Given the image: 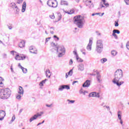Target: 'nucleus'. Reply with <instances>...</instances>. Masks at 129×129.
I'll use <instances>...</instances> for the list:
<instances>
[{
	"instance_id": "a211bd4d",
	"label": "nucleus",
	"mask_w": 129,
	"mask_h": 129,
	"mask_svg": "<svg viewBox=\"0 0 129 129\" xmlns=\"http://www.w3.org/2000/svg\"><path fill=\"white\" fill-rule=\"evenodd\" d=\"M68 2L66 1L61 0L60 1V5L61 6H68Z\"/></svg>"
},
{
	"instance_id": "c756f323",
	"label": "nucleus",
	"mask_w": 129,
	"mask_h": 129,
	"mask_svg": "<svg viewBox=\"0 0 129 129\" xmlns=\"http://www.w3.org/2000/svg\"><path fill=\"white\" fill-rule=\"evenodd\" d=\"M113 33H114V34H120V32L117 29H114L113 30Z\"/></svg>"
},
{
	"instance_id": "a19ab883",
	"label": "nucleus",
	"mask_w": 129,
	"mask_h": 129,
	"mask_svg": "<svg viewBox=\"0 0 129 129\" xmlns=\"http://www.w3.org/2000/svg\"><path fill=\"white\" fill-rule=\"evenodd\" d=\"M50 19H55V16H54V14H53V15H50Z\"/></svg>"
},
{
	"instance_id": "bf43d9fd",
	"label": "nucleus",
	"mask_w": 129,
	"mask_h": 129,
	"mask_svg": "<svg viewBox=\"0 0 129 129\" xmlns=\"http://www.w3.org/2000/svg\"><path fill=\"white\" fill-rule=\"evenodd\" d=\"M53 38H56L57 40H59V37H57L56 35H54Z\"/></svg>"
},
{
	"instance_id": "2f4dec72",
	"label": "nucleus",
	"mask_w": 129,
	"mask_h": 129,
	"mask_svg": "<svg viewBox=\"0 0 129 129\" xmlns=\"http://www.w3.org/2000/svg\"><path fill=\"white\" fill-rule=\"evenodd\" d=\"M72 74H73V70H71L68 73V75H70V76H72Z\"/></svg>"
},
{
	"instance_id": "7ed1b4c3",
	"label": "nucleus",
	"mask_w": 129,
	"mask_h": 129,
	"mask_svg": "<svg viewBox=\"0 0 129 129\" xmlns=\"http://www.w3.org/2000/svg\"><path fill=\"white\" fill-rule=\"evenodd\" d=\"M74 23L78 28L82 29L84 25V18L81 15L74 17Z\"/></svg>"
},
{
	"instance_id": "a878e982",
	"label": "nucleus",
	"mask_w": 129,
	"mask_h": 129,
	"mask_svg": "<svg viewBox=\"0 0 129 129\" xmlns=\"http://www.w3.org/2000/svg\"><path fill=\"white\" fill-rule=\"evenodd\" d=\"M21 69H22L23 73H27V72H28V70H27V69H25L23 67H21Z\"/></svg>"
},
{
	"instance_id": "4c0bfd02",
	"label": "nucleus",
	"mask_w": 129,
	"mask_h": 129,
	"mask_svg": "<svg viewBox=\"0 0 129 129\" xmlns=\"http://www.w3.org/2000/svg\"><path fill=\"white\" fill-rule=\"evenodd\" d=\"M112 36H113V37H114V38H115V39H117V35H116V34L114 33V32H113V33H112Z\"/></svg>"
},
{
	"instance_id": "ea45409f",
	"label": "nucleus",
	"mask_w": 129,
	"mask_h": 129,
	"mask_svg": "<svg viewBox=\"0 0 129 129\" xmlns=\"http://www.w3.org/2000/svg\"><path fill=\"white\" fill-rule=\"evenodd\" d=\"M100 9H102V8H104L105 6L103 5H102V2H101L100 4Z\"/></svg>"
},
{
	"instance_id": "f704fd0d",
	"label": "nucleus",
	"mask_w": 129,
	"mask_h": 129,
	"mask_svg": "<svg viewBox=\"0 0 129 129\" xmlns=\"http://www.w3.org/2000/svg\"><path fill=\"white\" fill-rule=\"evenodd\" d=\"M117 116H118V117H121V111H118Z\"/></svg>"
},
{
	"instance_id": "69168bd1",
	"label": "nucleus",
	"mask_w": 129,
	"mask_h": 129,
	"mask_svg": "<svg viewBox=\"0 0 129 129\" xmlns=\"http://www.w3.org/2000/svg\"><path fill=\"white\" fill-rule=\"evenodd\" d=\"M8 28L9 30H12L13 29V27L12 26H9Z\"/></svg>"
},
{
	"instance_id": "de8ad7c7",
	"label": "nucleus",
	"mask_w": 129,
	"mask_h": 129,
	"mask_svg": "<svg viewBox=\"0 0 129 129\" xmlns=\"http://www.w3.org/2000/svg\"><path fill=\"white\" fill-rule=\"evenodd\" d=\"M115 27H118V22L116 21L115 22Z\"/></svg>"
},
{
	"instance_id": "f03ea898",
	"label": "nucleus",
	"mask_w": 129,
	"mask_h": 129,
	"mask_svg": "<svg viewBox=\"0 0 129 129\" xmlns=\"http://www.w3.org/2000/svg\"><path fill=\"white\" fill-rule=\"evenodd\" d=\"M12 91L10 89L6 88L0 90V97L2 99H7L10 96Z\"/></svg>"
},
{
	"instance_id": "f8f14e48",
	"label": "nucleus",
	"mask_w": 129,
	"mask_h": 129,
	"mask_svg": "<svg viewBox=\"0 0 129 129\" xmlns=\"http://www.w3.org/2000/svg\"><path fill=\"white\" fill-rule=\"evenodd\" d=\"M29 51L32 54H37V48H34L33 46L29 47Z\"/></svg>"
},
{
	"instance_id": "1a4fd4ad",
	"label": "nucleus",
	"mask_w": 129,
	"mask_h": 129,
	"mask_svg": "<svg viewBox=\"0 0 129 129\" xmlns=\"http://www.w3.org/2000/svg\"><path fill=\"white\" fill-rule=\"evenodd\" d=\"M100 96H99V93H96L95 92L90 93L89 94V97H98L99 98Z\"/></svg>"
},
{
	"instance_id": "c03bdc74",
	"label": "nucleus",
	"mask_w": 129,
	"mask_h": 129,
	"mask_svg": "<svg viewBox=\"0 0 129 129\" xmlns=\"http://www.w3.org/2000/svg\"><path fill=\"white\" fill-rule=\"evenodd\" d=\"M68 101H69V102H70V103H74V102H75V100H68Z\"/></svg>"
},
{
	"instance_id": "9b49d317",
	"label": "nucleus",
	"mask_w": 129,
	"mask_h": 129,
	"mask_svg": "<svg viewBox=\"0 0 129 129\" xmlns=\"http://www.w3.org/2000/svg\"><path fill=\"white\" fill-rule=\"evenodd\" d=\"M6 116V112L4 110H0V120H3Z\"/></svg>"
},
{
	"instance_id": "412c9836",
	"label": "nucleus",
	"mask_w": 129,
	"mask_h": 129,
	"mask_svg": "<svg viewBox=\"0 0 129 129\" xmlns=\"http://www.w3.org/2000/svg\"><path fill=\"white\" fill-rule=\"evenodd\" d=\"M25 41H21L19 44L20 48H24L25 47Z\"/></svg>"
},
{
	"instance_id": "c9c22d12",
	"label": "nucleus",
	"mask_w": 129,
	"mask_h": 129,
	"mask_svg": "<svg viewBox=\"0 0 129 129\" xmlns=\"http://www.w3.org/2000/svg\"><path fill=\"white\" fill-rule=\"evenodd\" d=\"M15 119H16V117L15 116V115H13V117H12V120H11V122H13V121H15Z\"/></svg>"
},
{
	"instance_id": "cd10ccee",
	"label": "nucleus",
	"mask_w": 129,
	"mask_h": 129,
	"mask_svg": "<svg viewBox=\"0 0 129 129\" xmlns=\"http://www.w3.org/2000/svg\"><path fill=\"white\" fill-rule=\"evenodd\" d=\"M63 89H64V85L60 86L58 88V90L59 91H63Z\"/></svg>"
},
{
	"instance_id": "4468645a",
	"label": "nucleus",
	"mask_w": 129,
	"mask_h": 129,
	"mask_svg": "<svg viewBox=\"0 0 129 129\" xmlns=\"http://www.w3.org/2000/svg\"><path fill=\"white\" fill-rule=\"evenodd\" d=\"M78 68L79 71H83L84 70V64L81 63L78 66Z\"/></svg>"
},
{
	"instance_id": "58836bf2",
	"label": "nucleus",
	"mask_w": 129,
	"mask_h": 129,
	"mask_svg": "<svg viewBox=\"0 0 129 129\" xmlns=\"http://www.w3.org/2000/svg\"><path fill=\"white\" fill-rule=\"evenodd\" d=\"M15 9H16V14H18V13H19V12H20V9H19V8H18L17 6L15 7Z\"/></svg>"
},
{
	"instance_id": "c85d7f7f",
	"label": "nucleus",
	"mask_w": 129,
	"mask_h": 129,
	"mask_svg": "<svg viewBox=\"0 0 129 129\" xmlns=\"http://www.w3.org/2000/svg\"><path fill=\"white\" fill-rule=\"evenodd\" d=\"M107 61V59L104 58L101 59V62L102 64H104V63H105V62H106Z\"/></svg>"
},
{
	"instance_id": "603ef678",
	"label": "nucleus",
	"mask_w": 129,
	"mask_h": 129,
	"mask_svg": "<svg viewBox=\"0 0 129 129\" xmlns=\"http://www.w3.org/2000/svg\"><path fill=\"white\" fill-rule=\"evenodd\" d=\"M72 64H73V60L72 59H70V65H72Z\"/></svg>"
},
{
	"instance_id": "864d4df0",
	"label": "nucleus",
	"mask_w": 129,
	"mask_h": 129,
	"mask_svg": "<svg viewBox=\"0 0 129 129\" xmlns=\"http://www.w3.org/2000/svg\"><path fill=\"white\" fill-rule=\"evenodd\" d=\"M75 83H78V81H73L72 83L73 85H74Z\"/></svg>"
},
{
	"instance_id": "a18cd8bd",
	"label": "nucleus",
	"mask_w": 129,
	"mask_h": 129,
	"mask_svg": "<svg viewBox=\"0 0 129 129\" xmlns=\"http://www.w3.org/2000/svg\"><path fill=\"white\" fill-rule=\"evenodd\" d=\"M23 3V0H18L17 4H20Z\"/></svg>"
},
{
	"instance_id": "79ce46f5",
	"label": "nucleus",
	"mask_w": 129,
	"mask_h": 129,
	"mask_svg": "<svg viewBox=\"0 0 129 129\" xmlns=\"http://www.w3.org/2000/svg\"><path fill=\"white\" fill-rule=\"evenodd\" d=\"M21 97H22V96L20 95H18L16 96V98L17 99H21Z\"/></svg>"
},
{
	"instance_id": "ddd939ff",
	"label": "nucleus",
	"mask_w": 129,
	"mask_h": 129,
	"mask_svg": "<svg viewBox=\"0 0 129 129\" xmlns=\"http://www.w3.org/2000/svg\"><path fill=\"white\" fill-rule=\"evenodd\" d=\"M83 87H89L90 86V80H87L86 82H85L83 85Z\"/></svg>"
},
{
	"instance_id": "39448f33",
	"label": "nucleus",
	"mask_w": 129,
	"mask_h": 129,
	"mask_svg": "<svg viewBox=\"0 0 129 129\" xmlns=\"http://www.w3.org/2000/svg\"><path fill=\"white\" fill-rule=\"evenodd\" d=\"M95 50L99 54H100V53L102 52L103 50V44L102 43V40H98L97 41L96 47Z\"/></svg>"
},
{
	"instance_id": "5fc2aeb1",
	"label": "nucleus",
	"mask_w": 129,
	"mask_h": 129,
	"mask_svg": "<svg viewBox=\"0 0 129 129\" xmlns=\"http://www.w3.org/2000/svg\"><path fill=\"white\" fill-rule=\"evenodd\" d=\"M105 7H106V8L109 7V4L108 3H106L105 5Z\"/></svg>"
},
{
	"instance_id": "13d9d810",
	"label": "nucleus",
	"mask_w": 129,
	"mask_h": 129,
	"mask_svg": "<svg viewBox=\"0 0 129 129\" xmlns=\"http://www.w3.org/2000/svg\"><path fill=\"white\" fill-rule=\"evenodd\" d=\"M40 86H44V84L42 82H41L39 84Z\"/></svg>"
},
{
	"instance_id": "0e129e2a",
	"label": "nucleus",
	"mask_w": 129,
	"mask_h": 129,
	"mask_svg": "<svg viewBox=\"0 0 129 129\" xmlns=\"http://www.w3.org/2000/svg\"><path fill=\"white\" fill-rule=\"evenodd\" d=\"M22 112H23V109H21L19 111V113H22Z\"/></svg>"
},
{
	"instance_id": "4be33fe9",
	"label": "nucleus",
	"mask_w": 129,
	"mask_h": 129,
	"mask_svg": "<svg viewBox=\"0 0 129 129\" xmlns=\"http://www.w3.org/2000/svg\"><path fill=\"white\" fill-rule=\"evenodd\" d=\"M36 119H37V116L36 115V114H35L34 115V116L30 118V119H29V121L30 122H32L33 120H35Z\"/></svg>"
},
{
	"instance_id": "338daca9",
	"label": "nucleus",
	"mask_w": 129,
	"mask_h": 129,
	"mask_svg": "<svg viewBox=\"0 0 129 129\" xmlns=\"http://www.w3.org/2000/svg\"><path fill=\"white\" fill-rule=\"evenodd\" d=\"M68 74H67V73L66 74V78H68Z\"/></svg>"
},
{
	"instance_id": "473e14b6",
	"label": "nucleus",
	"mask_w": 129,
	"mask_h": 129,
	"mask_svg": "<svg viewBox=\"0 0 129 129\" xmlns=\"http://www.w3.org/2000/svg\"><path fill=\"white\" fill-rule=\"evenodd\" d=\"M117 53V52L115 50H112L111 51V54L113 55V56H115V55H116Z\"/></svg>"
},
{
	"instance_id": "49530a36",
	"label": "nucleus",
	"mask_w": 129,
	"mask_h": 129,
	"mask_svg": "<svg viewBox=\"0 0 129 129\" xmlns=\"http://www.w3.org/2000/svg\"><path fill=\"white\" fill-rule=\"evenodd\" d=\"M126 47L128 50H129V42H127Z\"/></svg>"
},
{
	"instance_id": "e433bc0d",
	"label": "nucleus",
	"mask_w": 129,
	"mask_h": 129,
	"mask_svg": "<svg viewBox=\"0 0 129 129\" xmlns=\"http://www.w3.org/2000/svg\"><path fill=\"white\" fill-rule=\"evenodd\" d=\"M78 59H77V61H78V62H83V59L79 58V56H78Z\"/></svg>"
},
{
	"instance_id": "774afa93",
	"label": "nucleus",
	"mask_w": 129,
	"mask_h": 129,
	"mask_svg": "<svg viewBox=\"0 0 129 129\" xmlns=\"http://www.w3.org/2000/svg\"><path fill=\"white\" fill-rule=\"evenodd\" d=\"M50 34H52L53 35V34H54V32L50 31Z\"/></svg>"
},
{
	"instance_id": "72a5a7b5",
	"label": "nucleus",
	"mask_w": 129,
	"mask_h": 129,
	"mask_svg": "<svg viewBox=\"0 0 129 129\" xmlns=\"http://www.w3.org/2000/svg\"><path fill=\"white\" fill-rule=\"evenodd\" d=\"M63 87H64V89H67V90L70 89V86L69 85H63Z\"/></svg>"
},
{
	"instance_id": "f257e3e1",
	"label": "nucleus",
	"mask_w": 129,
	"mask_h": 129,
	"mask_svg": "<svg viewBox=\"0 0 129 129\" xmlns=\"http://www.w3.org/2000/svg\"><path fill=\"white\" fill-rule=\"evenodd\" d=\"M122 77H123L122 70L120 69L117 70L114 75V79L112 80L113 83L116 84L117 86H120L124 83L123 81H119Z\"/></svg>"
},
{
	"instance_id": "423d86ee",
	"label": "nucleus",
	"mask_w": 129,
	"mask_h": 129,
	"mask_svg": "<svg viewBox=\"0 0 129 129\" xmlns=\"http://www.w3.org/2000/svg\"><path fill=\"white\" fill-rule=\"evenodd\" d=\"M47 4L51 8H57L58 6L57 0H48Z\"/></svg>"
},
{
	"instance_id": "3c124183",
	"label": "nucleus",
	"mask_w": 129,
	"mask_h": 129,
	"mask_svg": "<svg viewBox=\"0 0 129 129\" xmlns=\"http://www.w3.org/2000/svg\"><path fill=\"white\" fill-rule=\"evenodd\" d=\"M47 80H48L47 79H45L44 80H43L41 82H42V84H45L46 81H47Z\"/></svg>"
},
{
	"instance_id": "6ab92c4d",
	"label": "nucleus",
	"mask_w": 129,
	"mask_h": 129,
	"mask_svg": "<svg viewBox=\"0 0 129 129\" xmlns=\"http://www.w3.org/2000/svg\"><path fill=\"white\" fill-rule=\"evenodd\" d=\"M3 81H5V79H4L2 77H0V87H4V86H5Z\"/></svg>"
},
{
	"instance_id": "37998d69",
	"label": "nucleus",
	"mask_w": 129,
	"mask_h": 129,
	"mask_svg": "<svg viewBox=\"0 0 129 129\" xmlns=\"http://www.w3.org/2000/svg\"><path fill=\"white\" fill-rule=\"evenodd\" d=\"M50 39H51V37L46 38L45 40V43H47V42L49 41V40H50Z\"/></svg>"
},
{
	"instance_id": "b1692460",
	"label": "nucleus",
	"mask_w": 129,
	"mask_h": 129,
	"mask_svg": "<svg viewBox=\"0 0 129 129\" xmlns=\"http://www.w3.org/2000/svg\"><path fill=\"white\" fill-rule=\"evenodd\" d=\"M51 45L52 47H53V48H54V49H55V50H57V48H58V47H59V45H57L54 42H51Z\"/></svg>"
},
{
	"instance_id": "20e7f679",
	"label": "nucleus",
	"mask_w": 129,
	"mask_h": 129,
	"mask_svg": "<svg viewBox=\"0 0 129 129\" xmlns=\"http://www.w3.org/2000/svg\"><path fill=\"white\" fill-rule=\"evenodd\" d=\"M56 50L58 57H63L65 55V48L63 46L59 45Z\"/></svg>"
},
{
	"instance_id": "9d476101",
	"label": "nucleus",
	"mask_w": 129,
	"mask_h": 129,
	"mask_svg": "<svg viewBox=\"0 0 129 129\" xmlns=\"http://www.w3.org/2000/svg\"><path fill=\"white\" fill-rule=\"evenodd\" d=\"M92 43H93L92 39L90 38L89 39V43L87 46V49L88 50V51H91Z\"/></svg>"
},
{
	"instance_id": "6e6d98bb",
	"label": "nucleus",
	"mask_w": 129,
	"mask_h": 129,
	"mask_svg": "<svg viewBox=\"0 0 129 129\" xmlns=\"http://www.w3.org/2000/svg\"><path fill=\"white\" fill-rule=\"evenodd\" d=\"M102 2H103V5H105L106 3V0H102Z\"/></svg>"
},
{
	"instance_id": "f3484780",
	"label": "nucleus",
	"mask_w": 129,
	"mask_h": 129,
	"mask_svg": "<svg viewBox=\"0 0 129 129\" xmlns=\"http://www.w3.org/2000/svg\"><path fill=\"white\" fill-rule=\"evenodd\" d=\"M15 59L16 60H24V59H26V56H20L19 55L17 54L16 56Z\"/></svg>"
},
{
	"instance_id": "dca6fc26",
	"label": "nucleus",
	"mask_w": 129,
	"mask_h": 129,
	"mask_svg": "<svg viewBox=\"0 0 129 129\" xmlns=\"http://www.w3.org/2000/svg\"><path fill=\"white\" fill-rule=\"evenodd\" d=\"M26 8H27V3H26V2H23V4L22 5V13H25V11H26Z\"/></svg>"
},
{
	"instance_id": "8fccbe9b",
	"label": "nucleus",
	"mask_w": 129,
	"mask_h": 129,
	"mask_svg": "<svg viewBox=\"0 0 129 129\" xmlns=\"http://www.w3.org/2000/svg\"><path fill=\"white\" fill-rule=\"evenodd\" d=\"M126 5H129V0H124Z\"/></svg>"
},
{
	"instance_id": "0eeeda50",
	"label": "nucleus",
	"mask_w": 129,
	"mask_h": 129,
	"mask_svg": "<svg viewBox=\"0 0 129 129\" xmlns=\"http://www.w3.org/2000/svg\"><path fill=\"white\" fill-rule=\"evenodd\" d=\"M84 3L85 4V6L88 7V9H91L94 8V5L91 2V0H83Z\"/></svg>"
},
{
	"instance_id": "09e8293b",
	"label": "nucleus",
	"mask_w": 129,
	"mask_h": 129,
	"mask_svg": "<svg viewBox=\"0 0 129 129\" xmlns=\"http://www.w3.org/2000/svg\"><path fill=\"white\" fill-rule=\"evenodd\" d=\"M35 115L37 116V118H38V117H39V116H42V114H39V113H37Z\"/></svg>"
},
{
	"instance_id": "6e6552de",
	"label": "nucleus",
	"mask_w": 129,
	"mask_h": 129,
	"mask_svg": "<svg viewBox=\"0 0 129 129\" xmlns=\"http://www.w3.org/2000/svg\"><path fill=\"white\" fill-rule=\"evenodd\" d=\"M84 3L85 4V6L88 7V9H91L94 8V5L91 2V0H83Z\"/></svg>"
},
{
	"instance_id": "052dcab7",
	"label": "nucleus",
	"mask_w": 129,
	"mask_h": 129,
	"mask_svg": "<svg viewBox=\"0 0 129 129\" xmlns=\"http://www.w3.org/2000/svg\"><path fill=\"white\" fill-rule=\"evenodd\" d=\"M120 123L121 124V125H123L122 124L123 123V122L122 121V120H120Z\"/></svg>"
},
{
	"instance_id": "393cba45",
	"label": "nucleus",
	"mask_w": 129,
	"mask_h": 129,
	"mask_svg": "<svg viewBox=\"0 0 129 129\" xmlns=\"http://www.w3.org/2000/svg\"><path fill=\"white\" fill-rule=\"evenodd\" d=\"M85 92H86L87 93H88V92L87 91H84L83 92V89H81V90H80V94H82V93L84 94V95H85Z\"/></svg>"
},
{
	"instance_id": "5701e85b",
	"label": "nucleus",
	"mask_w": 129,
	"mask_h": 129,
	"mask_svg": "<svg viewBox=\"0 0 129 129\" xmlns=\"http://www.w3.org/2000/svg\"><path fill=\"white\" fill-rule=\"evenodd\" d=\"M19 91H18L19 94H24V89H23V87H19Z\"/></svg>"
},
{
	"instance_id": "2eb2a0df",
	"label": "nucleus",
	"mask_w": 129,
	"mask_h": 129,
	"mask_svg": "<svg viewBox=\"0 0 129 129\" xmlns=\"http://www.w3.org/2000/svg\"><path fill=\"white\" fill-rule=\"evenodd\" d=\"M97 82H99V83H100L101 82V76L100 75V74L99 73H97Z\"/></svg>"
},
{
	"instance_id": "7c9ffc66",
	"label": "nucleus",
	"mask_w": 129,
	"mask_h": 129,
	"mask_svg": "<svg viewBox=\"0 0 129 129\" xmlns=\"http://www.w3.org/2000/svg\"><path fill=\"white\" fill-rule=\"evenodd\" d=\"M73 53H74L75 55H76V60H78L79 57H78V54H77V52L76 51L74 50V51H73Z\"/></svg>"
},
{
	"instance_id": "aec40b11",
	"label": "nucleus",
	"mask_w": 129,
	"mask_h": 129,
	"mask_svg": "<svg viewBox=\"0 0 129 129\" xmlns=\"http://www.w3.org/2000/svg\"><path fill=\"white\" fill-rule=\"evenodd\" d=\"M46 77H48V78L51 77V72H50V70L48 69L46 71Z\"/></svg>"
},
{
	"instance_id": "4d7b16f0",
	"label": "nucleus",
	"mask_w": 129,
	"mask_h": 129,
	"mask_svg": "<svg viewBox=\"0 0 129 129\" xmlns=\"http://www.w3.org/2000/svg\"><path fill=\"white\" fill-rule=\"evenodd\" d=\"M52 104H51L50 105L46 104V106H47V107H51V106H52Z\"/></svg>"
},
{
	"instance_id": "e2e57ef3",
	"label": "nucleus",
	"mask_w": 129,
	"mask_h": 129,
	"mask_svg": "<svg viewBox=\"0 0 129 129\" xmlns=\"http://www.w3.org/2000/svg\"><path fill=\"white\" fill-rule=\"evenodd\" d=\"M106 108H107L109 110H110V109H109V106H104Z\"/></svg>"
},
{
	"instance_id": "680f3d73",
	"label": "nucleus",
	"mask_w": 129,
	"mask_h": 129,
	"mask_svg": "<svg viewBox=\"0 0 129 129\" xmlns=\"http://www.w3.org/2000/svg\"><path fill=\"white\" fill-rule=\"evenodd\" d=\"M96 33L97 35H98V36H100V35H101L100 33H99L98 31H96Z\"/></svg>"
},
{
	"instance_id": "bb28decb",
	"label": "nucleus",
	"mask_w": 129,
	"mask_h": 129,
	"mask_svg": "<svg viewBox=\"0 0 129 129\" xmlns=\"http://www.w3.org/2000/svg\"><path fill=\"white\" fill-rule=\"evenodd\" d=\"M67 14L69 15H72V14H74V10L71 9L70 12H66Z\"/></svg>"
}]
</instances>
